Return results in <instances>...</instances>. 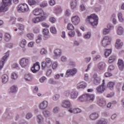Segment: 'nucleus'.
<instances>
[{
    "instance_id": "nucleus-1",
    "label": "nucleus",
    "mask_w": 124,
    "mask_h": 124,
    "mask_svg": "<svg viewBox=\"0 0 124 124\" xmlns=\"http://www.w3.org/2000/svg\"><path fill=\"white\" fill-rule=\"evenodd\" d=\"M86 22H87L89 25L93 27L97 26V24L98 23V16L94 14L91 15L86 17Z\"/></svg>"
},
{
    "instance_id": "nucleus-2",
    "label": "nucleus",
    "mask_w": 124,
    "mask_h": 124,
    "mask_svg": "<svg viewBox=\"0 0 124 124\" xmlns=\"http://www.w3.org/2000/svg\"><path fill=\"white\" fill-rule=\"evenodd\" d=\"M17 10L19 13H26V12H29L30 8H29L28 4L21 3L17 6Z\"/></svg>"
},
{
    "instance_id": "nucleus-3",
    "label": "nucleus",
    "mask_w": 124,
    "mask_h": 124,
    "mask_svg": "<svg viewBox=\"0 0 124 124\" xmlns=\"http://www.w3.org/2000/svg\"><path fill=\"white\" fill-rule=\"evenodd\" d=\"M33 15L34 16H43L44 17H46L47 14L41 8H36L32 11Z\"/></svg>"
},
{
    "instance_id": "nucleus-4",
    "label": "nucleus",
    "mask_w": 124,
    "mask_h": 124,
    "mask_svg": "<svg viewBox=\"0 0 124 124\" xmlns=\"http://www.w3.org/2000/svg\"><path fill=\"white\" fill-rule=\"evenodd\" d=\"M46 61H43L42 62L41 67L42 69H45L46 67L47 68H50L52 65V60L49 58H46L45 60Z\"/></svg>"
},
{
    "instance_id": "nucleus-5",
    "label": "nucleus",
    "mask_w": 124,
    "mask_h": 124,
    "mask_svg": "<svg viewBox=\"0 0 124 124\" xmlns=\"http://www.w3.org/2000/svg\"><path fill=\"white\" fill-rule=\"evenodd\" d=\"M112 41V38L109 36H105L103 37L102 40V46L105 48L107 47L108 45L111 44V42Z\"/></svg>"
},
{
    "instance_id": "nucleus-6",
    "label": "nucleus",
    "mask_w": 124,
    "mask_h": 124,
    "mask_svg": "<svg viewBox=\"0 0 124 124\" xmlns=\"http://www.w3.org/2000/svg\"><path fill=\"white\" fill-rule=\"evenodd\" d=\"M77 68H73L68 69L65 73V77H70V76H75L77 73Z\"/></svg>"
},
{
    "instance_id": "nucleus-7",
    "label": "nucleus",
    "mask_w": 124,
    "mask_h": 124,
    "mask_svg": "<svg viewBox=\"0 0 124 124\" xmlns=\"http://www.w3.org/2000/svg\"><path fill=\"white\" fill-rule=\"evenodd\" d=\"M29 62H30V60L29 59L26 58H22L19 61V64L21 67H26V66H28Z\"/></svg>"
},
{
    "instance_id": "nucleus-8",
    "label": "nucleus",
    "mask_w": 124,
    "mask_h": 124,
    "mask_svg": "<svg viewBox=\"0 0 124 124\" xmlns=\"http://www.w3.org/2000/svg\"><path fill=\"white\" fill-rule=\"evenodd\" d=\"M48 106H49V103L47 101L44 100L39 104V108L41 110H45L48 108Z\"/></svg>"
},
{
    "instance_id": "nucleus-9",
    "label": "nucleus",
    "mask_w": 124,
    "mask_h": 124,
    "mask_svg": "<svg viewBox=\"0 0 124 124\" xmlns=\"http://www.w3.org/2000/svg\"><path fill=\"white\" fill-rule=\"evenodd\" d=\"M46 17H44V16H39L36 17H34L32 19V23L34 24H36L37 23H39L40 22H42L46 20Z\"/></svg>"
},
{
    "instance_id": "nucleus-10",
    "label": "nucleus",
    "mask_w": 124,
    "mask_h": 124,
    "mask_svg": "<svg viewBox=\"0 0 124 124\" xmlns=\"http://www.w3.org/2000/svg\"><path fill=\"white\" fill-rule=\"evenodd\" d=\"M49 30L46 28H45L42 31V33L44 40H47L49 39L51 36L49 34Z\"/></svg>"
},
{
    "instance_id": "nucleus-11",
    "label": "nucleus",
    "mask_w": 124,
    "mask_h": 124,
    "mask_svg": "<svg viewBox=\"0 0 124 124\" xmlns=\"http://www.w3.org/2000/svg\"><path fill=\"white\" fill-rule=\"evenodd\" d=\"M71 22L73 25L78 26L80 23V17L78 16H75L71 18Z\"/></svg>"
},
{
    "instance_id": "nucleus-12",
    "label": "nucleus",
    "mask_w": 124,
    "mask_h": 124,
    "mask_svg": "<svg viewBox=\"0 0 124 124\" xmlns=\"http://www.w3.org/2000/svg\"><path fill=\"white\" fill-rule=\"evenodd\" d=\"M39 69H40V65L38 62L34 63L33 66L31 68V70L33 73H36V72L39 71Z\"/></svg>"
},
{
    "instance_id": "nucleus-13",
    "label": "nucleus",
    "mask_w": 124,
    "mask_h": 124,
    "mask_svg": "<svg viewBox=\"0 0 124 124\" xmlns=\"http://www.w3.org/2000/svg\"><path fill=\"white\" fill-rule=\"evenodd\" d=\"M124 46V42L122 41L120 39H117L116 40L115 47L116 49H121Z\"/></svg>"
},
{
    "instance_id": "nucleus-14",
    "label": "nucleus",
    "mask_w": 124,
    "mask_h": 124,
    "mask_svg": "<svg viewBox=\"0 0 124 124\" xmlns=\"http://www.w3.org/2000/svg\"><path fill=\"white\" fill-rule=\"evenodd\" d=\"M105 80L104 79L103 80V83L101 85L98 86L96 88V91L98 93H102L105 91V86H104L105 84Z\"/></svg>"
},
{
    "instance_id": "nucleus-15",
    "label": "nucleus",
    "mask_w": 124,
    "mask_h": 124,
    "mask_svg": "<svg viewBox=\"0 0 124 124\" xmlns=\"http://www.w3.org/2000/svg\"><path fill=\"white\" fill-rule=\"evenodd\" d=\"M61 106L63 108H71L72 106L71 103H70V100H65L62 101Z\"/></svg>"
},
{
    "instance_id": "nucleus-16",
    "label": "nucleus",
    "mask_w": 124,
    "mask_h": 124,
    "mask_svg": "<svg viewBox=\"0 0 124 124\" xmlns=\"http://www.w3.org/2000/svg\"><path fill=\"white\" fill-rule=\"evenodd\" d=\"M93 83L95 85H99L100 84V81H101V78L100 77L98 76L97 74H94L93 76Z\"/></svg>"
},
{
    "instance_id": "nucleus-17",
    "label": "nucleus",
    "mask_w": 124,
    "mask_h": 124,
    "mask_svg": "<svg viewBox=\"0 0 124 124\" xmlns=\"http://www.w3.org/2000/svg\"><path fill=\"white\" fill-rule=\"evenodd\" d=\"M9 58V51H7L6 53H4V55L2 57L0 63L3 64L4 65L5 63V62L7 61V59Z\"/></svg>"
},
{
    "instance_id": "nucleus-18",
    "label": "nucleus",
    "mask_w": 124,
    "mask_h": 124,
    "mask_svg": "<svg viewBox=\"0 0 124 124\" xmlns=\"http://www.w3.org/2000/svg\"><path fill=\"white\" fill-rule=\"evenodd\" d=\"M97 103L100 107H104L106 105V101L103 98H99Z\"/></svg>"
},
{
    "instance_id": "nucleus-19",
    "label": "nucleus",
    "mask_w": 124,
    "mask_h": 124,
    "mask_svg": "<svg viewBox=\"0 0 124 124\" xmlns=\"http://www.w3.org/2000/svg\"><path fill=\"white\" fill-rule=\"evenodd\" d=\"M117 64L119 70H120L121 71H122V70H124V60H123L122 59H118Z\"/></svg>"
},
{
    "instance_id": "nucleus-20",
    "label": "nucleus",
    "mask_w": 124,
    "mask_h": 124,
    "mask_svg": "<svg viewBox=\"0 0 124 124\" xmlns=\"http://www.w3.org/2000/svg\"><path fill=\"white\" fill-rule=\"evenodd\" d=\"M36 122L38 124H43L44 123V117L41 114H38L36 116Z\"/></svg>"
},
{
    "instance_id": "nucleus-21",
    "label": "nucleus",
    "mask_w": 124,
    "mask_h": 124,
    "mask_svg": "<svg viewBox=\"0 0 124 124\" xmlns=\"http://www.w3.org/2000/svg\"><path fill=\"white\" fill-rule=\"evenodd\" d=\"M97 67L100 71H103V70L105 69V67H106V63L102 62H99L98 63Z\"/></svg>"
},
{
    "instance_id": "nucleus-22",
    "label": "nucleus",
    "mask_w": 124,
    "mask_h": 124,
    "mask_svg": "<svg viewBox=\"0 0 124 124\" xmlns=\"http://www.w3.org/2000/svg\"><path fill=\"white\" fill-rule=\"evenodd\" d=\"M78 94L79 93L78 92L75 90H72L71 93V98H72V99H76V98L78 97Z\"/></svg>"
},
{
    "instance_id": "nucleus-23",
    "label": "nucleus",
    "mask_w": 124,
    "mask_h": 124,
    "mask_svg": "<svg viewBox=\"0 0 124 124\" xmlns=\"http://www.w3.org/2000/svg\"><path fill=\"white\" fill-rule=\"evenodd\" d=\"M43 115L45 118H49L52 116V112L49 109H46L43 111Z\"/></svg>"
},
{
    "instance_id": "nucleus-24",
    "label": "nucleus",
    "mask_w": 124,
    "mask_h": 124,
    "mask_svg": "<svg viewBox=\"0 0 124 124\" xmlns=\"http://www.w3.org/2000/svg\"><path fill=\"white\" fill-rule=\"evenodd\" d=\"M87 94H84L79 96L78 98V100L79 101V102L87 101Z\"/></svg>"
},
{
    "instance_id": "nucleus-25",
    "label": "nucleus",
    "mask_w": 124,
    "mask_h": 124,
    "mask_svg": "<svg viewBox=\"0 0 124 124\" xmlns=\"http://www.w3.org/2000/svg\"><path fill=\"white\" fill-rule=\"evenodd\" d=\"M10 92L12 93H16L18 92V87L17 85H14L11 86L10 88Z\"/></svg>"
},
{
    "instance_id": "nucleus-26",
    "label": "nucleus",
    "mask_w": 124,
    "mask_h": 124,
    "mask_svg": "<svg viewBox=\"0 0 124 124\" xmlns=\"http://www.w3.org/2000/svg\"><path fill=\"white\" fill-rule=\"evenodd\" d=\"M1 79L2 83L6 84L8 82V80H9V77L6 74H4L1 77Z\"/></svg>"
},
{
    "instance_id": "nucleus-27",
    "label": "nucleus",
    "mask_w": 124,
    "mask_h": 124,
    "mask_svg": "<svg viewBox=\"0 0 124 124\" xmlns=\"http://www.w3.org/2000/svg\"><path fill=\"white\" fill-rule=\"evenodd\" d=\"M117 18L120 23H124V16H123V13L119 12L117 14Z\"/></svg>"
},
{
    "instance_id": "nucleus-28",
    "label": "nucleus",
    "mask_w": 124,
    "mask_h": 124,
    "mask_svg": "<svg viewBox=\"0 0 124 124\" xmlns=\"http://www.w3.org/2000/svg\"><path fill=\"white\" fill-rule=\"evenodd\" d=\"M87 87V83L85 82V81H82L79 82L77 85V88L78 89H85Z\"/></svg>"
},
{
    "instance_id": "nucleus-29",
    "label": "nucleus",
    "mask_w": 124,
    "mask_h": 124,
    "mask_svg": "<svg viewBox=\"0 0 124 124\" xmlns=\"http://www.w3.org/2000/svg\"><path fill=\"white\" fill-rule=\"evenodd\" d=\"M24 78L26 81H28L29 82L31 81L32 80V75L30 73L26 74L25 75Z\"/></svg>"
},
{
    "instance_id": "nucleus-30",
    "label": "nucleus",
    "mask_w": 124,
    "mask_h": 124,
    "mask_svg": "<svg viewBox=\"0 0 124 124\" xmlns=\"http://www.w3.org/2000/svg\"><path fill=\"white\" fill-rule=\"evenodd\" d=\"M62 7L60 6L56 7L54 9V13L56 14V15H58L60 13H62Z\"/></svg>"
},
{
    "instance_id": "nucleus-31",
    "label": "nucleus",
    "mask_w": 124,
    "mask_h": 124,
    "mask_svg": "<svg viewBox=\"0 0 124 124\" xmlns=\"http://www.w3.org/2000/svg\"><path fill=\"white\" fill-rule=\"evenodd\" d=\"M94 100V95L87 94V101L93 102Z\"/></svg>"
},
{
    "instance_id": "nucleus-32",
    "label": "nucleus",
    "mask_w": 124,
    "mask_h": 124,
    "mask_svg": "<svg viewBox=\"0 0 124 124\" xmlns=\"http://www.w3.org/2000/svg\"><path fill=\"white\" fill-rule=\"evenodd\" d=\"M9 6L3 4L0 7V12H5L8 10V7Z\"/></svg>"
},
{
    "instance_id": "nucleus-33",
    "label": "nucleus",
    "mask_w": 124,
    "mask_h": 124,
    "mask_svg": "<svg viewBox=\"0 0 124 124\" xmlns=\"http://www.w3.org/2000/svg\"><path fill=\"white\" fill-rule=\"evenodd\" d=\"M124 30L123 27L119 26L118 27L117 29V33L118 35H122V34H124Z\"/></svg>"
},
{
    "instance_id": "nucleus-34",
    "label": "nucleus",
    "mask_w": 124,
    "mask_h": 124,
    "mask_svg": "<svg viewBox=\"0 0 124 124\" xmlns=\"http://www.w3.org/2000/svg\"><path fill=\"white\" fill-rule=\"evenodd\" d=\"M62 49H56L54 50V54L55 57H61L62 56Z\"/></svg>"
},
{
    "instance_id": "nucleus-35",
    "label": "nucleus",
    "mask_w": 124,
    "mask_h": 124,
    "mask_svg": "<svg viewBox=\"0 0 124 124\" xmlns=\"http://www.w3.org/2000/svg\"><path fill=\"white\" fill-rule=\"evenodd\" d=\"M98 113L96 112H93L90 114V118L91 120H96V119L98 118Z\"/></svg>"
},
{
    "instance_id": "nucleus-36",
    "label": "nucleus",
    "mask_w": 124,
    "mask_h": 124,
    "mask_svg": "<svg viewBox=\"0 0 124 124\" xmlns=\"http://www.w3.org/2000/svg\"><path fill=\"white\" fill-rule=\"evenodd\" d=\"M42 40H43L42 39V35L39 34L35 40V43L36 44H40V43L42 42Z\"/></svg>"
},
{
    "instance_id": "nucleus-37",
    "label": "nucleus",
    "mask_w": 124,
    "mask_h": 124,
    "mask_svg": "<svg viewBox=\"0 0 124 124\" xmlns=\"http://www.w3.org/2000/svg\"><path fill=\"white\" fill-rule=\"evenodd\" d=\"M112 53V50L111 49H105L104 50V55L106 58H108Z\"/></svg>"
},
{
    "instance_id": "nucleus-38",
    "label": "nucleus",
    "mask_w": 124,
    "mask_h": 124,
    "mask_svg": "<svg viewBox=\"0 0 124 124\" xmlns=\"http://www.w3.org/2000/svg\"><path fill=\"white\" fill-rule=\"evenodd\" d=\"M26 45H27V40L23 39L20 41L19 46L21 47V48H24L25 47H26Z\"/></svg>"
},
{
    "instance_id": "nucleus-39",
    "label": "nucleus",
    "mask_w": 124,
    "mask_h": 124,
    "mask_svg": "<svg viewBox=\"0 0 124 124\" xmlns=\"http://www.w3.org/2000/svg\"><path fill=\"white\" fill-rule=\"evenodd\" d=\"M77 6V0H71V7L72 9L76 8Z\"/></svg>"
},
{
    "instance_id": "nucleus-40",
    "label": "nucleus",
    "mask_w": 124,
    "mask_h": 124,
    "mask_svg": "<svg viewBox=\"0 0 124 124\" xmlns=\"http://www.w3.org/2000/svg\"><path fill=\"white\" fill-rule=\"evenodd\" d=\"M115 82L113 81H109L107 84V87L109 89V90H113L114 89V86H115Z\"/></svg>"
},
{
    "instance_id": "nucleus-41",
    "label": "nucleus",
    "mask_w": 124,
    "mask_h": 124,
    "mask_svg": "<svg viewBox=\"0 0 124 124\" xmlns=\"http://www.w3.org/2000/svg\"><path fill=\"white\" fill-rule=\"evenodd\" d=\"M2 2L4 5L10 6L12 4V0H2Z\"/></svg>"
},
{
    "instance_id": "nucleus-42",
    "label": "nucleus",
    "mask_w": 124,
    "mask_h": 124,
    "mask_svg": "<svg viewBox=\"0 0 124 124\" xmlns=\"http://www.w3.org/2000/svg\"><path fill=\"white\" fill-rule=\"evenodd\" d=\"M68 35L69 37H70V38H72L73 37H74L75 35H76V33L74 30H71L68 32Z\"/></svg>"
},
{
    "instance_id": "nucleus-43",
    "label": "nucleus",
    "mask_w": 124,
    "mask_h": 124,
    "mask_svg": "<svg viewBox=\"0 0 124 124\" xmlns=\"http://www.w3.org/2000/svg\"><path fill=\"white\" fill-rule=\"evenodd\" d=\"M116 57L115 56L112 55L108 58V63H112V62H114L116 61Z\"/></svg>"
},
{
    "instance_id": "nucleus-44",
    "label": "nucleus",
    "mask_w": 124,
    "mask_h": 124,
    "mask_svg": "<svg viewBox=\"0 0 124 124\" xmlns=\"http://www.w3.org/2000/svg\"><path fill=\"white\" fill-rule=\"evenodd\" d=\"M18 74L16 72L12 73L11 74V78L12 80H17L18 79Z\"/></svg>"
},
{
    "instance_id": "nucleus-45",
    "label": "nucleus",
    "mask_w": 124,
    "mask_h": 124,
    "mask_svg": "<svg viewBox=\"0 0 124 124\" xmlns=\"http://www.w3.org/2000/svg\"><path fill=\"white\" fill-rule=\"evenodd\" d=\"M50 31L51 33H52L53 34H57V29H56V27H55L54 26H51L50 27Z\"/></svg>"
},
{
    "instance_id": "nucleus-46",
    "label": "nucleus",
    "mask_w": 124,
    "mask_h": 124,
    "mask_svg": "<svg viewBox=\"0 0 124 124\" xmlns=\"http://www.w3.org/2000/svg\"><path fill=\"white\" fill-rule=\"evenodd\" d=\"M67 30H68V31H74V30H75V28L73 25H72V24L68 23L67 26Z\"/></svg>"
},
{
    "instance_id": "nucleus-47",
    "label": "nucleus",
    "mask_w": 124,
    "mask_h": 124,
    "mask_svg": "<svg viewBox=\"0 0 124 124\" xmlns=\"http://www.w3.org/2000/svg\"><path fill=\"white\" fill-rule=\"evenodd\" d=\"M11 39V35L8 33H6L4 36V40L5 41H10Z\"/></svg>"
},
{
    "instance_id": "nucleus-48",
    "label": "nucleus",
    "mask_w": 124,
    "mask_h": 124,
    "mask_svg": "<svg viewBox=\"0 0 124 124\" xmlns=\"http://www.w3.org/2000/svg\"><path fill=\"white\" fill-rule=\"evenodd\" d=\"M92 37V33L91 32H88L87 33L84 34L83 38L84 39H90Z\"/></svg>"
},
{
    "instance_id": "nucleus-49",
    "label": "nucleus",
    "mask_w": 124,
    "mask_h": 124,
    "mask_svg": "<svg viewBox=\"0 0 124 124\" xmlns=\"http://www.w3.org/2000/svg\"><path fill=\"white\" fill-rule=\"evenodd\" d=\"M28 4L31 6L32 5H35L37 3L35 0H28Z\"/></svg>"
},
{
    "instance_id": "nucleus-50",
    "label": "nucleus",
    "mask_w": 124,
    "mask_h": 124,
    "mask_svg": "<svg viewBox=\"0 0 124 124\" xmlns=\"http://www.w3.org/2000/svg\"><path fill=\"white\" fill-rule=\"evenodd\" d=\"M60 94H56L52 96V100L53 101H58L60 99Z\"/></svg>"
},
{
    "instance_id": "nucleus-51",
    "label": "nucleus",
    "mask_w": 124,
    "mask_h": 124,
    "mask_svg": "<svg viewBox=\"0 0 124 124\" xmlns=\"http://www.w3.org/2000/svg\"><path fill=\"white\" fill-rule=\"evenodd\" d=\"M102 32L103 34H104V35H106L107 34H109L111 32V31H109V29L107 28H104L103 29Z\"/></svg>"
},
{
    "instance_id": "nucleus-52",
    "label": "nucleus",
    "mask_w": 124,
    "mask_h": 124,
    "mask_svg": "<svg viewBox=\"0 0 124 124\" xmlns=\"http://www.w3.org/2000/svg\"><path fill=\"white\" fill-rule=\"evenodd\" d=\"M116 14H113L111 15V18L112 19V23L113 25H116L117 24V19H116Z\"/></svg>"
},
{
    "instance_id": "nucleus-53",
    "label": "nucleus",
    "mask_w": 124,
    "mask_h": 124,
    "mask_svg": "<svg viewBox=\"0 0 124 124\" xmlns=\"http://www.w3.org/2000/svg\"><path fill=\"white\" fill-rule=\"evenodd\" d=\"M51 67H52L53 70H56L58 68V62H53L51 64Z\"/></svg>"
},
{
    "instance_id": "nucleus-54",
    "label": "nucleus",
    "mask_w": 124,
    "mask_h": 124,
    "mask_svg": "<svg viewBox=\"0 0 124 124\" xmlns=\"http://www.w3.org/2000/svg\"><path fill=\"white\" fill-rule=\"evenodd\" d=\"M72 92V90L68 89L64 92V95L65 96H69V95H71V92Z\"/></svg>"
},
{
    "instance_id": "nucleus-55",
    "label": "nucleus",
    "mask_w": 124,
    "mask_h": 124,
    "mask_svg": "<svg viewBox=\"0 0 124 124\" xmlns=\"http://www.w3.org/2000/svg\"><path fill=\"white\" fill-rule=\"evenodd\" d=\"M60 111V108L59 107H55L52 109V112L53 114H58Z\"/></svg>"
},
{
    "instance_id": "nucleus-56",
    "label": "nucleus",
    "mask_w": 124,
    "mask_h": 124,
    "mask_svg": "<svg viewBox=\"0 0 124 124\" xmlns=\"http://www.w3.org/2000/svg\"><path fill=\"white\" fill-rule=\"evenodd\" d=\"M32 117H33V115L32 114V113L28 112V113H27V114L26 115V119L27 120H30V119H31V118H32Z\"/></svg>"
},
{
    "instance_id": "nucleus-57",
    "label": "nucleus",
    "mask_w": 124,
    "mask_h": 124,
    "mask_svg": "<svg viewBox=\"0 0 124 124\" xmlns=\"http://www.w3.org/2000/svg\"><path fill=\"white\" fill-rule=\"evenodd\" d=\"M47 50H46V49L44 48L41 49L40 51V54H41L42 55H47Z\"/></svg>"
},
{
    "instance_id": "nucleus-58",
    "label": "nucleus",
    "mask_w": 124,
    "mask_h": 124,
    "mask_svg": "<svg viewBox=\"0 0 124 124\" xmlns=\"http://www.w3.org/2000/svg\"><path fill=\"white\" fill-rule=\"evenodd\" d=\"M60 61L62 62H65L67 61V57L65 56H62L60 58Z\"/></svg>"
},
{
    "instance_id": "nucleus-59",
    "label": "nucleus",
    "mask_w": 124,
    "mask_h": 124,
    "mask_svg": "<svg viewBox=\"0 0 124 124\" xmlns=\"http://www.w3.org/2000/svg\"><path fill=\"white\" fill-rule=\"evenodd\" d=\"M61 77H63V74H56L54 76V78L56 79V80H59Z\"/></svg>"
},
{
    "instance_id": "nucleus-60",
    "label": "nucleus",
    "mask_w": 124,
    "mask_h": 124,
    "mask_svg": "<svg viewBox=\"0 0 124 124\" xmlns=\"http://www.w3.org/2000/svg\"><path fill=\"white\" fill-rule=\"evenodd\" d=\"M27 46L28 47H29V48H33L34 46V42L33 41L30 42L29 43H28Z\"/></svg>"
},
{
    "instance_id": "nucleus-61",
    "label": "nucleus",
    "mask_w": 124,
    "mask_h": 124,
    "mask_svg": "<svg viewBox=\"0 0 124 124\" xmlns=\"http://www.w3.org/2000/svg\"><path fill=\"white\" fill-rule=\"evenodd\" d=\"M27 37L29 39H31V40H33L34 38V35L31 33H30L27 34Z\"/></svg>"
},
{
    "instance_id": "nucleus-62",
    "label": "nucleus",
    "mask_w": 124,
    "mask_h": 124,
    "mask_svg": "<svg viewBox=\"0 0 124 124\" xmlns=\"http://www.w3.org/2000/svg\"><path fill=\"white\" fill-rule=\"evenodd\" d=\"M101 58V55L100 54H97L95 57H94L93 59V62H96L97 60H99Z\"/></svg>"
},
{
    "instance_id": "nucleus-63",
    "label": "nucleus",
    "mask_w": 124,
    "mask_h": 124,
    "mask_svg": "<svg viewBox=\"0 0 124 124\" xmlns=\"http://www.w3.org/2000/svg\"><path fill=\"white\" fill-rule=\"evenodd\" d=\"M108 124V122L107 120H99L97 122V124Z\"/></svg>"
},
{
    "instance_id": "nucleus-64",
    "label": "nucleus",
    "mask_w": 124,
    "mask_h": 124,
    "mask_svg": "<svg viewBox=\"0 0 124 124\" xmlns=\"http://www.w3.org/2000/svg\"><path fill=\"white\" fill-rule=\"evenodd\" d=\"M48 3L50 6H54V5H56V1L55 0H50Z\"/></svg>"
}]
</instances>
